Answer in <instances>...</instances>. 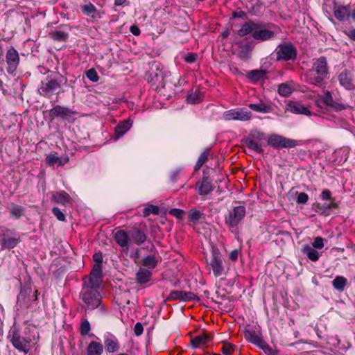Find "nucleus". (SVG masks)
Here are the masks:
<instances>
[{
    "mask_svg": "<svg viewBox=\"0 0 355 355\" xmlns=\"http://www.w3.org/2000/svg\"><path fill=\"white\" fill-rule=\"evenodd\" d=\"M327 206L329 207V211L331 209L336 208L338 207V205L335 202L334 199L331 198V200H330V202L327 203Z\"/></svg>",
    "mask_w": 355,
    "mask_h": 355,
    "instance_id": "774afa93",
    "label": "nucleus"
},
{
    "mask_svg": "<svg viewBox=\"0 0 355 355\" xmlns=\"http://www.w3.org/2000/svg\"><path fill=\"white\" fill-rule=\"evenodd\" d=\"M130 31L132 35L135 36H138L141 33L140 29L136 26H131L130 28Z\"/></svg>",
    "mask_w": 355,
    "mask_h": 355,
    "instance_id": "0e129e2a",
    "label": "nucleus"
},
{
    "mask_svg": "<svg viewBox=\"0 0 355 355\" xmlns=\"http://www.w3.org/2000/svg\"><path fill=\"white\" fill-rule=\"evenodd\" d=\"M19 239L9 238L6 234H3L2 236H1L0 244L1 245L2 250H10L14 248L19 243Z\"/></svg>",
    "mask_w": 355,
    "mask_h": 355,
    "instance_id": "cd10ccee",
    "label": "nucleus"
},
{
    "mask_svg": "<svg viewBox=\"0 0 355 355\" xmlns=\"http://www.w3.org/2000/svg\"><path fill=\"white\" fill-rule=\"evenodd\" d=\"M223 116L227 121H246L251 119L252 114L245 108H235L224 112Z\"/></svg>",
    "mask_w": 355,
    "mask_h": 355,
    "instance_id": "9d476101",
    "label": "nucleus"
},
{
    "mask_svg": "<svg viewBox=\"0 0 355 355\" xmlns=\"http://www.w3.org/2000/svg\"><path fill=\"white\" fill-rule=\"evenodd\" d=\"M238 257H239V250H234L230 254V259L233 262H234L237 260Z\"/></svg>",
    "mask_w": 355,
    "mask_h": 355,
    "instance_id": "e2e57ef3",
    "label": "nucleus"
},
{
    "mask_svg": "<svg viewBox=\"0 0 355 355\" xmlns=\"http://www.w3.org/2000/svg\"><path fill=\"white\" fill-rule=\"evenodd\" d=\"M345 33L350 39L355 41V29H349Z\"/></svg>",
    "mask_w": 355,
    "mask_h": 355,
    "instance_id": "338daca9",
    "label": "nucleus"
},
{
    "mask_svg": "<svg viewBox=\"0 0 355 355\" xmlns=\"http://www.w3.org/2000/svg\"><path fill=\"white\" fill-rule=\"evenodd\" d=\"M293 91V83H284L278 87V94L282 96H287Z\"/></svg>",
    "mask_w": 355,
    "mask_h": 355,
    "instance_id": "c9c22d12",
    "label": "nucleus"
},
{
    "mask_svg": "<svg viewBox=\"0 0 355 355\" xmlns=\"http://www.w3.org/2000/svg\"><path fill=\"white\" fill-rule=\"evenodd\" d=\"M198 55L193 53H188L184 56V60L189 64L193 63L196 61Z\"/></svg>",
    "mask_w": 355,
    "mask_h": 355,
    "instance_id": "4d7b16f0",
    "label": "nucleus"
},
{
    "mask_svg": "<svg viewBox=\"0 0 355 355\" xmlns=\"http://www.w3.org/2000/svg\"><path fill=\"white\" fill-rule=\"evenodd\" d=\"M276 54L277 60L293 61L297 57V49L291 43L282 44L276 49Z\"/></svg>",
    "mask_w": 355,
    "mask_h": 355,
    "instance_id": "6e6552de",
    "label": "nucleus"
},
{
    "mask_svg": "<svg viewBox=\"0 0 355 355\" xmlns=\"http://www.w3.org/2000/svg\"><path fill=\"white\" fill-rule=\"evenodd\" d=\"M246 336L251 343L258 346H261L263 343L262 339L254 331H248L246 333Z\"/></svg>",
    "mask_w": 355,
    "mask_h": 355,
    "instance_id": "49530a36",
    "label": "nucleus"
},
{
    "mask_svg": "<svg viewBox=\"0 0 355 355\" xmlns=\"http://www.w3.org/2000/svg\"><path fill=\"white\" fill-rule=\"evenodd\" d=\"M164 73L160 69L159 64L155 63L152 66L149 75L146 78L148 82L155 84L163 79Z\"/></svg>",
    "mask_w": 355,
    "mask_h": 355,
    "instance_id": "412c9836",
    "label": "nucleus"
},
{
    "mask_svg": "<svg viewBox=\"0 0 355 355\" xmlns=\"http://www.w3.org/2000/svg\"><path fill=\"white\" fill-rule=\"evenodd\" d=\"M132 121L127 119L120 122L115 128V135L116 138L123 136L132 127Z\"/></svg>",
    "mask_w": 355,
    "mask_h": 355,
    "instance_id": "c85d7f7f",
    "label": "nucleus"
},
{
    "mask_svg": "<svg viewBox=\"0 0 355 355\" xmlns=\"http://www.w3.org/2000/svg\"><path fill=\"white\" fill-rule=\"evenodd\" d=\"M268 145L275 148H293L297 141L279 135H271L268 139Z\"/></svg>",
    "mask_w": 355,
    "mask_h": 355,
    "instance_id": "1a4fd4ad",
    "label": "nucleus"
},
{
    "mask_svg": "<svg viewBox=\"0 0 355 355\" xmlns=\"http://www.w3.org/2000/svg\"><path fill=\"white\" fill-rule=\"evenodd\" d=\"M210 340L211 338L208 335L203 334L194 337L191 340V344L193 348L204 347Z\"/></svg>",
    "mask_w": 355,
    "mask_h": 355,
    "instance_id": "7c9ffc66",
    "label": "nucleus"
},
{
    "mask_svg": "<svg viewBox=\"0 0 355 355\" xmlns=\"http://www.w3.org/2000/svg\"><path fill=\"white\" fill-rule=\"evenodd\" d=\"M196 297L191 292L182 291H173L170 293L168 299L171 300H180L184 302L191 301Z\"/></svg>",
    "mask_w": 355,
    "mask_h": 355,
    "instance_id": "4be33fe9",
    "label": "nucleus"
},
{
    "mask_svg": "<svg viewBox=\"0 0 355 355\" xmlns=\"http://www.w3.org/2000/svg\"><path fill=\"white\" fill-rule=\"evenodd\" d=\"M321 99L324 104L337 112L345 110L347 107L345 104L335 101L331 94L328 91L323 94Z\"/></svg>",
    "mask_w": 355,
    "mask_h": 355,
    "instance_id": "dca6fc26",
    "label": "nucleus"
},
{
    "mask_svg": "<svg viewBox=\"0 0 355 355\" xmlns=\"http://www.w3.org/2000/svg\"><path fill=\"white\" fill-rule=\"evenodd\" d=\"M245 207L244 206L234 207L225 217V224L230 227H236L241 222L245 216Z\"/></svg>",
    "mask_w": 355,
    "mask_h": 355,
    "instance_id": "0eeeda50",
    "label": "nucleus"
},
{
    "mask_svg": "<svg viewBox=\"0 0 355 355\" xmlns=\"http://www.w3.org/2000/svg\"><path fill=\"white\" fill-rule=\"evenodd\" d=\"M287 110L293 114L310 115L308 107L296 101H290L287 104Z\"/></svg>",
    "mask_w": 355,
    "mask_h": 355,
    "instance_id": "b1692460",
    "label": "nucleus"
},
{
    "mask_svg": "<svg viewBox=\"0 0 355 355\" xmlns=\"http://www.w3.org/2000/svg\"><path fill=\"white\" fill-rule=\"evenodd\" d=\"M49 115L52 118L61 117L64 119H69L73 115V112L67 107L56 105L50 110Z\"/></svg>",
    "mask_w": 355,
    "mask_h": 355,
    "instance_id": "f3484780",
    "label": "nucleus"
},
{
    "mask_svg": "<svg viewBox=\"0 0 355 355\" xmlns=\"http://www.w3.org/2000/svg\"><path fill=\"white\" fill-rule=\"evenodd\" d=\"M152 276V272L145 268H141L137 273V279L140 284L148 282Z\"/></svg>",
    "mask_w": 355,
    "mask_h": 355,
    "instance_id": "f704fd0d",
    "label": "nucleus"
},
{
    "mask_svg": "<svg viewBox=\"0 0 355 355\" xmlns=\"http://www.w3.org/2000/svg\"><path fill=\"white\" fill-rule=\"evenodd\" d=\"M214 187L208 177H203L196 183V189L200 196H207L214 191Z\"/></svg>",
    "mask_w": 355,
    "mask_h": 355,
    "instance_id": "4468645a",
    "label": "nucleus"
},
{
    "mask_svg": "<svg viewBox=\"0 0 355 355\" xmlns=\"http://www.w3.org/2000/svg\"><path fill=\"white\" fill-rule=\"evenodd\" d=\"M91 330V326L89 321L85 319L82 321L80 326V333L82 336H86Z\"/></svg>",
    "mask_w": 355,
    "mask_h": 355,
    "instance_id": "09e8293b",
    "label": "nucleus"
},
{
    "mask_svg": "<svg viewBox=\"0 0 355 355\" xmlns=\"http://www.w3.org/2000/svg\"><path fill=\"white\" fill-rule=\"evenodd\" d=\"M10 216L15 218H20L24 214V209L22 207L14 204L9 206Z\"/></svg>",
    "mask_w": 355,
    "mask_h": 355,
    "instance_id": "79ce46f5",
    "label": "nucleus"
},
{
    "mask_svg": "<svg viewBox=\"0 0 355 355\" xmlns=\"http://www.w3.org/2000/svg\"><path fill=\"white\" fill-rule=\"evenodd\" d=\"M266 135L257 129L252 130L248 136L242 139L241 143L249 149L257 153H263L262 142L266 139Z\"/></svg>",
    "mask_w": 355,
    "mask_h": 355,
    "instance_id": "39448f33",
    "label": "nucleus"
},
{
    "mask_svg": "<svg viewBox=\"0 0 355 355\" xmlns=\"http://www.w3.org/2000/svg\"><path fill=\"white\" fill-rule=\"evenodd\" d=\"M209 155V149H206L198 157V159L195 165V171L199 170L201 166L208 160Z\"/></svg>",
    "mask_w": 355,
    "mask_h": 355,
    "instance_id": "37998d69",
    "label": "nucleus"
},
{
    "mask_svg": "<svg viewBox=\"0 0 355 355\" xmlns=\"http://www.w3.org/2000/svg\"><path fill=\"white\" fill-rule=\"evenodd\" d=\"M267 355H277V352L266 344H261L260 346Z\"/></svg>",
    "mask_w": 355,
    "mask_h": 355,
    "instance_id": "13d9d810",
    "label": "nucleus"
},
{
    "mask_svg": "<svg viewBox=\"0 0 355 355\" xmlns=\"http://www.w3.org/2000/svg\"><path fill=\"white\" fill-rule=\"evenodd\" d=\"M8 338L12 346L19 352L28 354L32 341L29 336H23L17 327H12L8 334Z\"/></svg>",
    "mask_w": 355,
    "mask_h": 355,
    "instance_id": "7ed1b4c3",
    "label": "nucleus"
},
{
    "mask_svg": "<svg viewBox=\"0 0 355 355\" xmlns=\"http://www.w3.org/2000/svg\"><path fill=\"white\" fill-rule=\"evenodd\" d=\"M170 214L178 218H182L184 215V211L180 209H172L170 211Z\"/></svg>",
    "mask_w": 355,
    "mask_h": 355,
    "instance_id": "bf43d9fd",
    "label": "nucleus"
},
{
    "mask_svg": "<svg viewBox=\"0 0 355 355\" xmlns=\"http://www.w3.org/2000/svg\"><path fill=\"white\" fill-rule=\"evenodd\" d=\"M351 6H342L338 3L334 4V13L335 17L340 21H344L350 17Z\"/></svg>",
    "mask_w": 355,
    "mask_h": 355,
    "instance_id": "2eb2a0df",
    "label": "nucleus"
},
{
    "mask_svg": "<svg viewBox=\"0 0 355 355\" xmlns=\"http://www.w3.org/2000/svg\"><path fill=\"white\" fill-rule=\"evenodd\" d=\"M52 213L57 218V219L60 221H64L66 218L65 215L61 211V210L58 207H53L52 209Z\"/></svg>",
    "mask_w": 355,
    "mask_h": 355,
    "instance_id": "864d4df0",
    "label": "nucleus"
},
{
    "mask_svg": "<svg viewBox=\"0 0 355 355\" xmlns=\"http://www.w3.org/2000/svg\"><path fill=\"white\" fill-rule=\"evenodd\" d=\"M100 286L83 283L80 297L87 305V309L93 310L101 302V296L98 291Z\"/></svg>",
    "mask_w": 355,
    "mask_h": 355,
    "instance_id": "f03ea898",
    "label": "nucleus"
},
{
    "mask_svg": "<svg viewBox=\"0 0 355 355\" xmlns=\"http://www.w3.org/2000/svg\"><path fill=\"white\" fill-rule=\"evenodd\" d=\"M275 36V33L267 29L265 27V24L261 22H257L255 28L252 35V37L254 40L258 42H264L273 38Z\"/></svg>",
    "mask_w": 355,
    "mask_h": 355,
    "instance_id": "9b49d317",
    "label": "nucleus"
},
{
    "mask_svg": "<svg viewBox=\"0 0 355 355\" xmlns=\"http://www.w3.org/2000/svg\"><path fill=\"white\" fill-rule=\"evenodd\" d=\"M347 283V279L343 276H336L332 281L334 288L339 291H344Z\"/></svg>",
    "mask_w": 355,
    "mask_h": 355,
    "instance_id": "e433bc0d",
    "label": "nucleus"
},
{
    "mask_svg": "<svg viewBox=\"0 0 355 355\" xmlns=\"http://www.w3.org/2000/svg\"><path fill=\"white\" fill-rule=\"evenodd\" d=\"M114 240L119 246L128 250L130 244L129 230H119L114 234Z\"/></svg>",
    "mask_w": 355,
    "mask_h": 355,
    "instance_id": "393cba45",
    "label": "nucleus"
},
{
    "mask_svg": "<svg viewBox=\"0 0 355 355\" xmlns=\"http://www.w3.org/2000/svg\"><path fill=\"white\" fill-rule=\"evenodd\" d=\"M6 59L8 64L7 71L8 73L12 74L17 69L19 62V56L17 51L13 47L9 49L7 51Z\"/></svg>",
    "mask_w": 355,
    "mask_h": 355,
    "instance_id": "f8f14e48",
    "label": "nucleus"
},
{
    "mask_svg": "<svg viewBox=\"0 0 355 355\" xmlns=\"http://www.w3.org/2000/svg\"><path fill=\"white\" fill-rule=\"evenodd\" d=\"M104 345L105 350L109 353L116 352L120 348L118 339L115 336L110 334H107L104 336Z\"/></svg>",
    "mask_w": 355,
    "mask_h": 355,
    "instance_id": "a211bd4d",
    "label": "nucleus"
},
{
    "mask_svg": "<svg viewBox=\"0 0 355 355\" xmlns=\"http://www.w3.org/2000/svg\"><path fill=\"white\" fill-rule=\"evenodd\" d=\"M202 213L196 209H192L189 211L188 219L190 222L196 223L201 218Z\"/></svg>",
    "mask_w": 355,
    "mask_h": 355,
    "instance_id": "c03bdc74",
    "label": "nucleus"
},
{
    "mask_svg": "<svg viewBox=\"0 0 355 355\" xmlns=\"http://www.w3.org/2000/svg\"><path fill=\"white\" fill-rule=\"evenodd\" d=\"M83 12L92 17V19H100L102 15L99 11L96 10V8L91 3L83 5L81 7Z\"/></svg>",
    "mask_w": 355,
    "mask_h": 355,
    "instance_id": "c756f323",
    "label": "nucleus"
},
{
    "mask_svg": "<svg viewBox=\"0 0 355 355\" xmlns=\"http://www.w3.org/2000/svg\"><path fill=\"white\" fill-rule=\"evenodd\" d=\"M202 99V95L200 91L190 92L187 95V101L189 103L196 104L200 103Z\"/></svg>",
    "mask_w": 355,
    "mask_h": 355,
    "instance_id": "a19ab883",
    "label": "nucleus"
},
{
    "mask_svg": "<svg viewBox=\"0 0 355 355\" xmlns=\"http://www.w3.org/2000/svg\"><path fill=\"white\" fill-rule=\"evenodd\" d=\"M69 162V158L64 159H61L56 153H51L46 157V164L49 166H53L57 164L58 166H64Z\"/></svg>",
    "mask_w": 355,
    "mask_h": 355,
    "instance_id": "a878e982",
    "label": "nucleus"
},
{
    "mask_svg": "<svg viewBox=\"0 0 355 355\" xmlns=\"http://www.w3.org/2000/svg\"><path fill=\"white\" fill-rule=\"evenodd\" d=\"M329 74L327 58L320 56L313 60L312 67L304 74L305 81L317 87H322Z\"/></svg>",
    "mask_w": 355,
    "mask_h": 355,
    "instance_id": "f257e3e1",
    "label": "nucleus"
},
{
    "mask_svg": "<svg viewBox=\"0 0 355 355\" xmlns=\"http://www.w3.org/2000/svg\"><path fill=\"white\" fill-rule=\"evenodd\" d=\"M248 107L253 111L260 113H268L270 111V107L265 103H251Z\"/></svg>",
    "mask_w": 355,
    "mask_h": 355,
    "instance_id": "ea45409f",
    "label": "nucleus"
},
{
    "mask_svg": "<svg viewBox=\"0 0 355 355\" xmlns=\"http://www.w3.org/2000/svg\"><path fill=\"white\" fill-rule=\"evenodd\" d=\"M94 261L96 263V264H100L102 263L103 258L101 253H95L93 256Z\"/></svg>",
    "mask_w": 355,
    "mask_h": 355,
    "instance_id": "69168bd1",
    "label": "nucleus"
},
{
    "mask_svg": "<svg viewBox=\"0 0 355 355\" xmlns=\"http://www.w3.org/2000/svg\"><path fill=\"white\" fill-rule=\"evenodd\" d=\"M150 214H159V208L157 206L149 205L146 207H145L143 210V216L144 217L148 216Z\"/></svg>",
    "mask_w": 355,
    "mask_h": 355,
    "instance_id": "8fccbe9b",
    "label": "nucleus"
},
{
    "mask_svg": "<svg viewBox=\"0 0 355 355\" xmlns=\"http://www.w3.org/2000/svg\"><path fill=\"white\" fill-rule=\"evenodd\" d=\"M236 346L227 343H225L222 347L221 352L224 355H231L235 350Z\"/></svg>",
    "mask_w": 355,
    "mask_h": 355,
    "instance_id": "3c124183",
    "label": "nucleus"
},
{
    "mask_svg": "<svg viewBox=\"0 0 355 355\" xmlns=\"http://www.w3.org/2000/svg\"><path fill=\"white\" fill-rule=\"evenodd\" d=\"M103 352V345L98 342L92 341L87 346V355H101Z\"/></svg>",
    "mask_w": 355,
    "mask_h": 355,
    "instance_id": "72a5a7b5",
    "label": "nucleus"
},
{
    "mask_svg": "<svg viewBox=\"0 0 355 355\" xmlns=\"http://www.w3.org/2000/svg\"><path fill=\"white\" fill-rule=\"evenodd\" d=\"M135 334L136 336H140L144 331V328L140 322L136 323L134 328Z\"/></svg>",
    "mask_w": 355,
    "mask_h": 355,
    "instance_id": "680f3d73",
    "label": "nucleus"
},
{
    "mask_svg": "<svg viewBox=\"0 0 355 355\" xmlns=\"http://www.w3.org/2000/svg\"><path fill=\"white\" fill-rule=\"evenodd\" d=\"M87 78L93 83L98 82L99 80L98 75L94 69H90L86 72Z\"/></svg>",
    "mask_w": 355,
    "mask_h": 355,
    "instance_id": "603ef678",
    "label": "nucleus"
},
{
    "mask_svg": "<svg viewBox=\"0 0 355 355\" xmlns=\"http://www.w3.org/2000/svg\"><path fill=\"white\" fill-rule=\"evenodd\" d=\"M51 37L55 41H66L68 39V33L62 31H55L50 33Z\"/></svg>",
    "mask_w": 355,
    "mask_h": 355,
    "instance_id": "a18cd8bd",
    "label": "nucleus"
},
{
    "mask_svg": "<svg viewBox=\"0 0 355 355\" xmlns=\"http://www.w3.org/2000/svg\"><path fill=\"white\" fill-rule=\"evenodd\" d=\"M207 265L212 270L215 277L221 276L225 271L223 257L217 248H213L211 254L209 259H207Z\"/></svg>",
    "mask_w": 355,
    "mask_h": 355,
    "instance_id": "423d86ee",
    "label": "nucleus"
},
{
    "mask_svg": "<svg viewBox=\"0 0 355 355\" xmlns=\"http://www.w3.org/2000/svg\"><path fill=\"white\" fill-rule=\"evenodd\" d=\"M254 49L252 42L241 43L239 44L237 55L243 60H248L251 57V53Z\"/></svg>",
    "mask_w": 355,
    "mask_h": 355,
    "instance_id": "5701e85b",
    "label": "nucleus"
},
{
    "mask_svg": "<svg viewBox=\"0 0 355 355\" xmlns=\"http://www.w3.org/2000/svg\"><path fill=\"white\" fill-rule=\"evenodd\" d=\"M266 71L263 70H252L248 73V78L254 82H257L262 80L266 76Z\"/></svg>",
    "mask_w": 355,
    "mask_h": 355,
    "instance_id": "58836bf2",
    "label": "nucleus"
},
{
    "mask_svg": "<svg viewBox=\"0 0 355 355\" xmlns=\"http://www.w3.org/2000/svg\"><path fill=\"white\" fill-rule=\"evenodd\" d=\"M102 268L101 265L95 264L88 277H85L83 283L100 286L101 284Z\"/></svg>",
    "mask_w": 355,
    "mask_h": 355,
    "instance_id": "ddd939ff",
    "label": "nucleus"
},
{
    "mask_svg": "<svg viewBox=\"0 0 355 355\" xmlns=\"http://www.w3.org/2000/svg\"><path fill=\"white\" fill-rule=\"evenodd\" d=\"M315 249H322L324 247V240L322 237L317 236L314 239L312 246Z\"/></svg>",
    "mask_w": 355,
    "mask_h": 355,
    "instance_id": "5fc2aeb1",
    "label": "nucleus"
},
{
    "mask_svg": "<svg viewBox=\"0 0 355 355\" xmlns=\"http://www.w3.org/2000/svg\"><path fill=\"white\" fill-rule=\"evenodd\" d=\"M309 200V196L306 193L302 192L298 193L297 198V202L298 204H305Z\"/></svg>",
    "mask_w": 355,
    "mask_h": 355,
    "instance_id": "6e6d98bb",
    "label": "nucleus"
},
{
    "mask_svg": "<svg viewBox=\"0 0 355 355\" xmlns=\"http://www.w3.org/2000/svg\"><path fill=\"white\" fill-rule=\"evenodd\" d=\"M338 80L340 85L347 90L353 89L355 87L352 75L349 71L345 70L341 72L338 76Z\"/></svg>",
    "mask_w": 355,
    "mask_h": 355,
    "instance_id": "6ab92c4d",
    "label": "nucleus"
},
{
    "mask_svg": "<svg viewBox=\"0 0 355 355\" xmlns=\"http://www.w3.org/2000/svg\"><path fill=\"white\" fill-rule=\"evenodd\" d=\"M130 244L134 243L138 245H141L146 240V234L138 228L129 230Z\"/></svg>",
    "mask_w": 355,
    "mask_h": 355,
    "instance_id": "aec40b11",
    "label": "nucleus"
},
{
    "mask_svg": "<svg viewBox=\"0 0 355 355\" xmlns=\"http://www.w3.org/2000/svg\"><path fill=\"white\" fill-rule=\"evenodd\" d=\"M301 251L312 261H317L320 257V254L315 248L307 244L302 246Z\"/></svg>",
    "mask_w": 355,
    "mask_h": 355,
    "instance_id": "473e14b6",
    "label": "nucleus"
},
{
    "mask_svg": "<svg viewBox=\"0 0 355 355\" xmlns=\"http://www.w3.org/2000/svg\"><path fill=\"white\" fill-rule=\"evenodd\" d=\"M321 198L323 200H331V192L329 189H324L322 191Z\"/></svg>",
    "mask_w": 355,
    "mask_h": 355,
    "instance_id": "052dcab7",
    "label": "nucleus"
},
{
    "mask_svg": "<svg viewBox=\"0 0 355 355\" xmlns=\"http://www.w3.org/2000/svg\"><path fill=\"white\" fill-rule=\"evenodd\" d=\"M51 201L54 203L65 205L71 201V197L64 191H60L52 194Z\"/></svg>",
    "mask_w": 355,
    "mask_h": 355,
    "instance_id": "bb28decb",
    "label": "nucleus"
},
{
    "mask_svg": "<svg viewBox=\"0 0 355 355\" xmlns=\"http://www.w3.org/2000/svg\"><path fill=\"white\" fill-rule=\"evenodd\" d=\"M64 78L60 76L58 78L47 77L42 81L38 92L40 95L51 98L53 95L59 94L61 89V83Z\"/></svg>",
    "mask_w": 355,
    "mask_h": 355,
    "instance_id": "20e7f679",
    "label": "nucleus"
},
{
    "mask_svg": "<svg viewBox=\"0 0 355 355\" xmlns=\"http://www.w3.org/2000/svg\"><path fill=\"white\" fill-rule=\"evenodd\" d=\"M158 263V259L153 255H147L143 258V265L148 270L155 268Z\"/></svg>",
    "mask_w": 355,
    "mask_h": 355,
    "instance_id": "4c0bfd02",
    "label": "nucleus"
},
{
    "mask_svg": "<svg viewBox=\"0 0 355 355\" xmlns=\"http://www.w3.org/2000/svg\"><path fill=\"white\" fill-rule=\"evenodd\" d=\"M315 211L320 215L328 216L330 214L327 203H317L315 205Z\"/></svg>",
    "mask_w": 355,
    "mask_h": 355,
    "instance_id": "de8ad7c7",
    "label": "nucleus"
},
{
    "mask_svg": "<svg viewBox=\"0 0 355 355\" xmlns=\"http://www.w3.org/2000/svg\"><path fill=\"white\" fill-rule=\"evenodd\" d=\"M256 23L257 22L254 21H248L244 23L241 26V28L237 31L238 35L240 37H244L250 33L252 35L255 28Z\"/></svg>",
    "mask_w": 355,
    "mask_h": 355,
    "instance_id": "2f4dec72",
    "label": "nucleus"
}]
</instances>
